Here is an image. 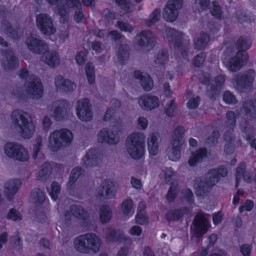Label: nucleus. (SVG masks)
<instances>
[{
  "label": "nucleus",
  "mask_w": 256,
  "mask_h": 256,
  "mask_svg": "<svg viewBox=\"0 0 256 256\" xmlns=\"http://www.w3.org/2000/svg\"><path fill=\"white\" fill-rule=\"evenodd\" d=\"M26 44L28 49L36 52H38L40 47L43 46V44L41 41L34 38L32 36L27 39Z\"/></svg>",
  "instance_id": "obj_22"
},
{
  "label": "nucleus",
  "mask_w": 256,
  "mask_h": 256,
  "mask_svg": "<svg viewBox=\"0 0 256 256\" xmlns=\"http://www.w3.org/2000/svg\"><path fill=\"white\" fill-rule=\"evenodd\" d=\"M142 206V208H144V203L140 204L139 206V208ZM136 222L139 224H146L148 222V217L146 214V212L144 210V208L142 210L140 209L138 212L136 218Z\"/></svg>",
  "instance_id": "obj_24"
},
{
  "label": "nucleus",
  "mask_w": 256,
  "mask_h": 256,
  "mask_svg": "<svg viewBox=\"0 0 256 256\" xmlns=\"http://www.w3.org/2000/svg\"><path fill=\"white\" fill-rule=\"evenodd\" d=\"M120 38V35L116 31H112L108 35V38L110 40H116Z\"/></svg>",
  "instance_id": "obj_59"
},
{
  "label": "nucleus",
  "mask_w": 256,
  "mask_h": 256,
  "mask_svg": "<svg viewBox=\"0 0 256 256\" xmlns=\"http://www.w3.org/2000/svg\"><path fill=\"white\" fill-rule=\"evenodd\" d=\"M136 40L138 44L142 46H152L154 42V38L150 32L144 31L136 36Z\"/></svg>",
  "instance_id": "obj_17"
},
{
  "label": "nucleus",
  "mask_w": 256,
  "mask_h": 256,
  "mask_svg": "<svg viewBox=\"0 0 256 256\" xmlns=\"http://www.w3.org/2000/svg\"><path fill=\"white\" fill-rule=\"evenodd\" d=\"M138 127L140 130H144L146 128L148 122L147 120L144 117H140L137 121Z\"/></svg>",
  "instance_id": "obj_45"
},
{
  "label": "nucleus",
  "mask_w": 256,
  "mask_h": 256,
  "mask_svg": "<svg viewBox=\"0 0 256 256\" xmlns=\"http://www.w3.org/2000/svg\"><path fill=\"white\" fill-rule=\"evenodd\" d=\"M224 100L227 104H232L236 102L234 96L229 92H226L224 94Z\"/></svg>",
  "instance_id": "obj_41"
},
{
  "label": "nucleus",
  "mask_w": 256,
  "mask_h": 256,
  "mask_svg": "<svg viewBox=\"0 0 256 256\" xmlns=\"http://www.w3.org/2000/svg\"><path fill=\"white\" fill-rule=\"evenodd\" d=\"M130 182L134 188L138 189L142 187V182L139 180L132 178Z\"/></svg>",
  "instance_id": "obj_58"
},
{
  "label": "nucleus",
  "mask_w": 256,
  "mask_h": 256,
  "mask_svg": "<svg viewBox=\"0 0 256 256\" xmlns=\"http://www.w3.org/2000/svg\"><path fill=\"white\" fill-rule=\"evenodd\" d=\"M112 218V212L108 206H103L100 210V218L102 223L108 222Z\"/></svg>",
  "instance_id": "obj_29"
},
{
  "label": "nucleus",
  "mask_w": 256,
  "mask_h": 256,
  "mask_svg": "<svg viewBox=\"0 0 256 256\" xmlns=\"http://www.w3.org/2000/svg\"><path fill=\"white\" fill-rule=\"evenodd\" d=\"M105 190V194L107 198H111L114 196L116 192V188L115 186L111 184L108 185L106 188H104ZM102 195H104V194H102Z\"/></svg>",
  "instance_id": "obj_37"
},
{
  "label": "nucleus",
  "mask_w": 256,
  "mask_h": 256,
  "mask_svg": "<svg viewBox=\"0 0 256 256\" xmlns=\"http://www.w3.org/2000/svg\"><path fill=\"white\" fill-rule=\"evenodd\" d=\"M71 9L76 10L74 16L76 22H80L84 16L81 10L82 4L79 0H66V4L62 8L56 10V12L62 16V22H64L68 20Z\"/></svg>",
  "instance_id": "obj_5"
},
{
  "label": "nucleus",
  "mask_w": 256,
  "mask_h": 256,
  "mask_svg": "<svg viewBox=\"0 0 256 256\" xmlns=\"http://www.w3.org/2000/svg\"><path fill=\"white\" fill-rule=\"evenodd\" d=\"M118 26L122 31L130 32L132 30V26L124 22H119Z\"/></svg>",
  "instance_id": "obj_47"
},
{
  "label": "nucleus",
  "mask_w": 256,
  "mask_h": 256,
  "mask_svg": "<svg viewBox=\"0 0 256 256\" xmlns=\"http://www.w3.org/2000/svg\"><path fill=\"white\" fill-rule=\"evenodd\" d=\"M76 110L78 117L82 120L88 121L92 117L91 106L88 99L84 98L78 100Z\"/></svg>",
  "instance_id": "obj_9"
},
{
  "label": "nucleus",
  "mask_w": 256,
  "mask_h": 256,
  "mask_svg": "<svg viewBox=\"0 0 256 256\" xmlns=\"http://www.w3.org/2000/svg\"><path fill=\"white\" fill-rule=\"evenodd\" d=\"M42 60L51 66H56L60 64V58L54 52H46L42 58Z\"/></svg>",
  "instance_id": "obj_19"
},
{
  "label": "nucleus",
  "mask_w": 256,
  "mask_h": 256,
  "mask_svg": "<svg viewBox=\"0 0 256 256\" xmlns=\"http://www.w3.org/2000/svg\"><path fill=\"white\" fill-rule=\"evenodd\" d=\"M210 12L214 16L219 18L221 15V10L218 4L214 2L210 6Z\"/></svg>",
  "instance_id": "obj_38"
},
{
  "label": "nucleus",
  "mask_w": 256,
  "mask_h": 256,
  "mask_svg": "<svg viewBox=\"0 0 256 256\" xmlns=\"http://www.w3.org/2000/svg\"><path fill=\"white\" fill-rule=\"evenodd\" d=\"M250 246L248 244H244L240 248V252L244 256H250Z\"/></svg>",
  "instance_id": "obj_50"
},
{
  "label": "nucleus",
  "mask_w": 256,
  "mask_h": 256,
  "mask_svg": "<svg viewBox=\"0 0 256 256\" xmlns=\"http://www.w3.org/2000/svg\"><path fill=\"white\" fill-rule=\"evenodd\" d=\"M254 206L253 202L250 200L246 201L244 204L240 208V212H243L244 211H250Z\"/></svg>",
  "instance_id": "obj_46"
},
{
  "label": "nucleus",
  "mask_w": 256,
  "mask_h": 256,
  "mask_svg": "<svg viewBox=\"0 0 256 256\" xmlns=\"http://www.w3.org/2000/svg\"><path fill=\"white\" fill-rule=\"evenodd\" d=\"M168 58V56L166 54L162 52L160 54L156 60V62L158 64H162L164 61H166Z\"/></svg>",
  "instance_id": "obj_56"
},
{
  "label": "nucleus",
  "mask_w": 256,
  "mask_h": 256,
  "mask_svg": "<svg viewBox=\"0 0 256 256\" xmlns=\"http://www.w3.org/2000/svg\"><path fill=\"white\" fill-rule=\"evenodd\" d=\"M251 46L250 40L241 38L238 40L237 44L238 52L236 56L230 61L226 58H224L223 62L224 65L230 70L234 71L241 67L248 58L246 50L248 49Z\"/></svg>",
  "instance_id": "obj_2"
},
{
  "label": "nucleus",
  "mask_w": 256,
  "mask_h": 256,
  "mask_svg": "<svg viewBox=\"0 0 256 256\" xmlns=\"http://www.w3.org/2000/svg\"><path fill=\"white\" fill-rule=\"evenodd\" d=\"M160 17V11L158 10H156L150 16L147 20L146 24L148 26H151L158 20Z\"/></svg>",
  "instance_id": "obj_34"
},
{
  "label": "nucleus",
  "mask_w": 256,
  "mask_h": 256,
  "mask_svg": "<svg viewBox=\"0 0 256 256\" xmlns=\"http://www.w3.org/2000/svg\"><path fill=\"white\" fill-rule=\"evenodd\" d=\"M116 1L125 12H130L132 10V6L130 3L129 0H116Z\"/></svg>",
  "instance_id": "obj_36"
},
{
  "label": "nucleus",
  "mask_w": 256,
  "mask_h": 256,
  "mask_svg": "<svg viewBox=\"0 0 256 256\" xmlns=\"http://www.w3.org/2000/svg\"><path fill=\"white\" fill-rule=\"evenodd\" d=\"M86 74L89 84H92L94 82L95 74L93 66L90 64L86 65Z\"/></svg>",
  "instance_id": "obj_32"
},
{
  "label": "nucleus",
  "mask_w": 256,
  "mask_h": 256,
  "mask_svg": "<svg viewBox=\"0 0 256 256\" xmlns=\"http://www.w3.org/2000/svg\"><path fill=\"white\" fill-rule=\"evenodd\" d=\"M56 87L66 92H70L74 90L75 85L72 82L66 80L62 77H58L56 80Z\"/></svg>",
  "instance_id": "obj_20"
},
{
  "label": "nucleus",
  "mask_w": 256,
  "mask_h": 256,
  "mask_svg": "<svg viewBox=\"0 0 256 256\" xmlns=\"http://www.w3.org/2000/svg\"><path fill=\"white\" fill-rule=\"evenodd\" d=\"M210 223L206 216L200 214H198L194 222V232L197 237H200L205 234L210 227Z\"/></svg>",
  "instance_id": "obj_13"
},
{
  "label": "nucleus",
  "mask_w": 256,
  "mask_h": 256,
  "mask_svg": "<svg viewBox=\"0 0 256 256\" xmlns=\"http://www.w3.org/2000/svg\"><path fill=\"white\" fill-rule=\"evenodd\" d=\"M194 187L196 194L200 195L202 194V191H204L205 186L203 184V182H201L200 184H195Z\"/></svg>",
  "instance_id": "obj_52"
},
{
  "label": "nucleus",
  "mask_w": 256,
  "mask_h": 256,
  "mask_svg": "<svg viewBox=\"0 0 256 256\" xmlns=\"http://www.w3.org/2000/svg\"><path fill=\"white\" fill-rule=\"evenodd\" d=\"M83 161L84 164L86 166H90L92 162L94 161V158L92 156H91V154L90 153L87 154L84 158Z\"/></svg>",
  "instance_id": "obj_55"
},
{
  "label": "nucleus",
  "mask_w": 256,
  "mask_h": 256,
  "mask_svg": "<svg viewBox=\"0 0 256 256\" xmlns=\"http://www.w3.org/2000/svg\"><path fill=\"white\" fill-rule=\"evenodd\" d=\"M19 182L18 180H12L7 182L4 186V192L9 195L13 194L16 192L18 188Z\"/></svg>",
  "instance_id": "obj_23"
},
{
  "label": "nucleus",
  "mask_w": 256,
  "mask_h": 256,
  "mask_svg": "<svg viewBox=\"0 0 256 256\" xmlns=\"http://www.w3.org/2000/svg\"><path fill=\"white\" fill-rule=\"evenodd\" d=\"M4 154L8 157L20 161L28 159V150L21 145L14 142H8L4 146Z\"/></svg>",
  "instance_id": "obj_7"
},
{
  "label": "nucleus",
  "mask_w": 256,
  "mask_h": 256,
  "mask_svg": "<svg viewBox=\"0 0 256 256\" xmlns=\"http://www.w3.org/2000/svg\"><path fill=\"white\" fill-rule=\"evenodd\" d=\"M42 124L44 128H48L51 125V122L50 119L48 117L45 116L43 120Z\"/></svg>",
  "instance_id": "obj_63"
},
{
  "label": "nucleus",
  "mask_w": 256,
  "mask_h": 256,
  "mask_svg": "<svg viewBox=\"0 0 256 256\" xmlns=\"http://www.w3.org/2000/svg\"><path fill=\"white\" fill-rule=\"evenodd\" d=\"M166 113L169 116H174L176 112V106L174 100L170 96L166 98V104L164 105Z\"/></svg>",
  "instance_id": "obj_26"
},
{
  "label": "nucleus",
  "mask_w": 256,
  "mask_h": 256,
  "mask_svg": "<svg viewBox=\"0 0 256 256\" xmlns=\"http://www.w3.org/2000/svg\"><path fill=\"white\" fill-rule=\"evenodd\" d=\"M100 244L99 238L92 234L79 236L74 241L75 248L81 252H88L90 250L96 252L99 250Z\"/></svg>",
  "instance_id": "obj_4"
},
{
  "label": "nucleus",
  "mask_w": 256,
  "mask_h": 256,
  "mask_svg": "<svg viewBox=\"0 0 256 256\" xmlns=\"http://www.w3.org/2000/svg\"><path fill=\"white\" fill-rule=\"evenodd\" d=\"M51 170L50 166L48 164H44L42 166V169L39 172V176L44 177L50 172Z\"/></svg>",
  "instance_id": "obj_40"
},
{
  "label": "nucleus",
  "mask_w": 256,
  "mask_h": 256,
  "mask_svg": "<svg viewBox=\"0 0 256 256\" xmlns=\"http://www.w3.org/2000/svg\"><path fill=\"white\" fill-rule=\"evenodd\" d=\"M164 178L166 182H169L174 176V172L171 168H166L164 170Z\"/></svg>",
  "instance_id": "obj_43"
},
{
  "label": "nucleus",
  "mask_w": 256,
  "mask_h": 256,
  "mask_svg": "<svg viewBox=\"0 0 256 256\" xmlns=\"http://www.w3.org/2000/svg\"><path fill=\"white\" fill-rule=\"evenodd\" d=\"M210 40V38L206 34H202L200 38L196 42V44L198 46H202L206 44Z\"/></svg>",
  "instance_id": "obj_39"
},
{
  "label": "nucleus",
  "mask_w": 256,
  "mask_h": 256,
  "mask_svg": "<svg viewBox=\"0 0 256 256\" xmlns=\"http://www.w3.org/2000/svg\"><path fill=\"white\" fill-rule=\"evenodd\" d=\"M85 54L84 52H80L76 56V60L79 65L82 64L85 60Z\"/></svg>",
  "instance_id": "obj_49"
},
{
  "label": "nucleus",
  "mask_w": 256,
  "mask_h": 256,
  "mask_svg": "<svg viewBox=\"0 0 256 256\" xmlns=\"http://www.w3.org/2000/svg\"><path fill=\"white\" fill-rule=\"evenodd\" d=\"M184 133L182 128L177 129L174 134L176 139L174 140L168 150V156L169 158L173 161H176L180 158V140Z\"/></svg>",
  "instance_id": "obj_10"
},
{
  "label": "nucleus",
  "mask_w": 256,
  "mask_h": 256,
  "mask_svg": "<svg viewBox=\"0 0 256 256\" xmlns=\"http://www.w3.org/2000/svg\"><path fill=\"white\" fill-rule=\"evenodd\" d=\"M160 136L156 133L150 134L148 138V148L150 154L153 156L158 154L159 150Z\"/></svg>",
  "instance_id": "obj_15"
},
{
  "label": "nucleus",
  "mask_w": 256,
  "mask_h": 256,
  "mask_svg": "<svg viewBox=\"0 0 256 256\" xmlns=\"http://www.w3.org/2000/svg\"><path fill=\"white\" fill-rule=\"evenodd\" d=\"M7 216L8 218L13 220H16L20 218V214L16 210L13 209L10 210Z\"/></svg>",
  "instance_id": "obj_42"
},
{
  "label": "nucleus",
  "mask_w": 256,
  "mask_h": 256,
  "mask_svg": "<svg viewBox=\"0 0 256 256\" xmlns=\"http://www.w3.org/2000/svg\"><path fill=\"white\" fill-rule=\"evenodd\" d=\"M142 232V230L139 226H134L130 230V234L134 236H140Z\"/></svg>",
  "instance_id": "obj_48"
},
{
  "label": "nucleus",
  "mask_w": 256,
  "mask_h": 256,
  "mask_svg": "<svg viewBox=\"0 0 256 256\" xmlns=\"http://www.w3.org/2000/svg\"><path fill=\"white\" fill-rule=\"evenodd\" d=\"M198 98L190 99L188 102V106L190 108H196L198 106Z\"/></svg>",
  "instance_id": "obj_51"
},
{
  "label": "nucleus",
  "mask_w": 256,
  "mask_h": 256,
  "mask_svg": "<svg viewBox=\"0 0 256 256\" xmlns=\"http://www.w3.org/2000/svg\"><path fill=\"white\" fill-rule=\"evenodd\" d=\"M204 58L202 56L198 55L194 59V64L200 66L204 62Z\"/></svg>",
  "instance_id": "obj_62"
},
{
  "label": "nucleus",
  "mask_w": 256,
  "mask_h": 256,
  "mask_svg": "<svg viewBox=\"0 0 256 256\" xmlns=\"http://www.w3.org/2000/svg\"><path fill=\"white\" fill-rule=\"evenodd\" d=\"M121 130L120 124L114 126L112 130H102L98 135L100 142H106L110 144H116L119 141L118 132Z\"/></svg>",
  "instance_id": "obj_8"
},
{
  "label": "nucleus",
  "mask_w": 256,
  "mask_h": 256,
  "mask_svg": "<svg viewBox=\"0 0 256 256\" xmlns=\"http://www.w3.org/2000/svg\"><path fill=\"white\" fill-rule=\"evenodd\" d=\"M138 104L144 110H152L160 106V100L155 96L146 94L140 97Z\"/></svg>",
  "instance_id": "obj_14"
},
{
  "label": "nucleus",
  "mask_w": 256,
  "mask_h": 256,
  "mask_svg": "<svg viewBox=\"0 0 256 256\" xmlns=\"http://www.w3.org/2000/svg\"><path fill=\"white\" fill-rule=\"evenodd\" d=\"M42 142V138H40L38 140L36 144H34V153H33V157L36 158L38 156V154L40 150V147Z\"/></svg>",
  "instance_id": "obj_53"
},
{
  "label": "nucleus",
  "mask_w": 256,
  "mask_h": 256,
  "mask_svg": "<svg viewBox=\"0 0 256 256\" xmlns=\"http://www.w3.org/2000/svg\"><path fill=\"white\" fill-rule=\"evenodd\" d=\"M176 194V190L173 187H171L168 193L167 199L169 201H172Z\"/></svg>",
  "instance_id": "obj_54"
},
{
  "label": "nucleus",
  "mask_w": 256,
  "mask_h": 256,
  "mask_svg": "<svg viewBox=\"0 0 256 256\" xmlns=\"http://www.w3.org/2000/svg\"><path fill=\"white\" fill-rule=\"evenodd\" d=\"M245 166V164H243L237 168L236 173V179L237 182H238V180H240L242 177H243L244 180L246 182H250L249 178H247V176L246 175H244V170Z\"/></svg>",
  "instance_id": "obj_35"
},
{
  "label": "nucleus",
  "mask_w": 256,
  "mask_h": 256,
  "mask_svg": "<svg viewBox=\"0 0 256 256\" xmlns=\"http://www.w3.org/2000/svg\"><path fill=\"white\" fill-rule=\"evenodd\" d=\"M211 173L212 177L210 180V184L212 185L218 181L220 177L224 176L227 174V170L224 168L220 166L212 170Z\"/></svg>",
  "instance_id": "obj_21"
},
{
  "label": "nucleus",
  "mask_w": 256,
  "mask_h": 256,
  "mask_svg": "<svg viewBox=\"0 0 256 256\" xmlns=\"http://www.w3.org/2000/svg\"><path fill=\"white\" fill-rule=\"evenodd\" d=\"M134 76L136 78L140 80L142 86L146 90H150L152 88L153 82L148 74L143 75L140 71H136L134 72Z\"/></svg>",
  "instance_id": "obj_18"
},
{
  "label": "nucleus",
  "mask_w": 256,
  "mask_h": 256,
  "mask_svg": "<svg viewBox=\"0 0 256 256\" xmlns=\"http://www.w3.org/2000/svg\"><path fill=\"white\" fill-rule=\"evenodd\" d=\"M47 190L52 198L54 200H56L60 190L59 184L56 182H53L50 187L48 188Z\"/></svg>",
  "instance_id": "obj_28"
},
{
  "label": "nucleus",
  "mask_w": 256,
  "mask_h": 256,
  "mask_svg": "<svg viewBox=\"0 0 256 256\" xmlns=\"http://www.w3.org/2000/svg\"><path fill=\"white\" fill-rule=\"evenodd\" d=\"M226 116L228 118L230 122L232 124L234 122V119L236 118V115L234 112H228Z\"/></svg>",
  "instance_id": "obj_64"
},
{
  "label": "nucleus",
  "mask_w": 256,
  "mask_h": 256,
  "mask_svg": "<svg viewBox=\"0 0 256 256\" xmlns=\"http://www.w3.org/2000/svg\"><path fill=\"white\" fill-rule=\"evenodd\" d=\"M49 114L57 120H60L64 117L63 110L61 107L56 106V104H55L52 109L50 110Z\"/></svg>",
  "instance_id": "obj_31"
},
{
  "label": "nucleus",
  "mask_w": 256,
  "mask_h": 256,
  "mask_svg": "<svg viewBox=\"0 0 256 256\" xmlns=\"http://www.w3.org/2000/svg\"><path fill=\"white\" fill-rule=\"evenodd\" d=\"M144 140L145 136L142 132H134L128 137L126 147L132 158L139 159L143 156Z\"/></svg>",
  "instance_id": "obj_3"
},
{
  "label": "nucleus",
  "mask_w": 256,
  "mask_h": 256,
  "mask_svg": "<svg viewBox=\"0 0 256 256\" xmlns=\"http://www.w3.org/2000/svg\"><path fill=\"white\" fill-rule=\"evenodd\" d=\"M72 139V134L68 130L64 129L60 131H55L49 138L48 146L52 150H56L61 145L70 142Z\"/></svg>",
  "instance_id": "obj_6"
},
{
  "label": "nucleus",
  "mask_w": 256,
  "mask_h": 256,
  "mask_svg": "<svg viewBox=\"0 0 256 256\" xmlns=\"http://www.w3.org/2000/svg\"><path fill=\"white\" fill-rule=\"evenodd\" d=\"M205 149H200L196 153H193L188 160V164L190 166H194L206 155Z\"/></svg>",
  "instance_id": "obj_25"
},
{
  "label": "nucleus",
  "mask_w": 256,
  "mask_h": 256,
  "mask_svg": "<svg viewBox=\"0 0 256 256\" xmlns=\"http://www.w3.org/2000/svg\"><path fill=\"white\" fill-rule=\"evenodd\" d=\"M72 210L74 216L78 218H84L87 216V213L84 211L82 207L79 206H73Z\"/></svg>",
  "instance_id": "obj_33"
},
{
  "label": "nucleus",
  "mask_w": 256,
  "mask_h": 256,
  "mask_svg": "<svg viewBox=\"0 0 256 256\" xmlns=\"http://www.w3.org/2000/svg\"><path fill=\"white\" fill-rule=\"evenodd\" d=\"M182 4V0H170L164 10V18L166 21H174L178 16V10Z\"/></svg>",
  "instance_id": "obj_12"
},
{
  "label": "nucleus",
  "mask_w": 256,
  "mask_h": 256,
  "mask_svg": "<svg viewBox=\"0 0 256 256\" xmlns=\"http://www.w3.org/2000/svg\"><path fill=\"white\" fill-rule=\"evenodd\" d=\"M114 114V110L113 109L109 108L107 110L104 115V121H108L110 119L113 114Z\"/></svg>",
  "instance_id": "obj_60"
},
{
  "label": "nucleus",
  "mask_w": 256,
  "mask_h": 256,
  "mask_svg": "<svg viewBox=\"0 0 256 256\" xmlns=\"http://www.w3.org/2000/svg\"><path fill=\"white\" fill-rule=\"evenodd\" d=\"M82 173V170L80 168H74L70 176V182H74Z\"/></svg>",
  "instance_id": "obj_44"
},
{
  "label": "nucleus",
  "mask_w": 256,
  "mask_h": 256,
  "mask_svg": "<svg viewBox=\"0 0 256 256\" xmlns=\"http://www.w3.org/2000/svg\"><path fill=\"white\" fill-rule=\"evenodd\" d=\"M32 81L30 82L28 92L32 94L34 98H38L42 96L43 94L42 86L40 80L32 76Z\"/></svg>",
  "instance_id": "obj_16"
},
{
  "label": "nucleus",
  "mask_w": 256,
  "mask_h": 256,
  "mask_svg": "<svg viewBox=\"0 0 256 256\" xmlns=\"http://www.w3.org/2000/svg\"><path fill=\"white\" fill-rule=\"evenodd\" d=\"M222 212H219L218 214H214L213 216V222L214 224H218L222 220Z\"/></svg>",
  "instance_id": "obj_57"
},
{
  "label": "nucleus",
  "mask_w": 256,
  "mask_h": 256,
  "mask_svg": "<svg viewBox=\"0 0 256 256\" xmlns=\"http://www.w3.org/2000/svg\"><path fill=\"white\" fill-rule=\"evenodd\" d=\"M121 212L124 215H128L133 212V202L126 200L122 202L120 206Z\"/></svg>",
  "instance_id": "obj_27"
},
{
  "label": "nucleus",
  "mask_w": 256,
  "mask_h": 256,
  "mask_svg": "<svg viewBox=\"0 0 256 256\" xmlns=\"http://www.w3.org/2000/svg\"><path fill=\"white\" fill-rule=\"evenodd\" d=\"M187 212L186 209L182 210V212L180 210H170L167 213L166 217L169 221L176 220L179 219L184 214L186 213Z\"/></svg>",
  "instance_id": "obj_30"
},
{
  "label": "nucleus",
  "mask_w": 256,
  "mask_h": 256,
  "mask_svg": "<svg viewBox=\"0 0 256 256\" xmlns=\"http://www.w3.org/2000/svg\"><path fill=\"white\" fill-rule=\"evenodd\" d=\"M12 119L19 130L18 132L24 138H30L35 132V125L30 116L26 112L16 110L12 114Z\"/></svg>",
  "instance_id": "obj_1"
},
{
  "label": "nucleus",
  "mask_w": 256,
  "mask_h": 256,
  "mask_svg": "<svg viewBox=\"0 0 256 256\" xmlns=\"http://www.w3.org/2000/svg\"><path fill=\"white\" fill-rule=\"evenodd\" d=\"M36 26L44 34L50 36L56 31L50 18L45 14H40L36 18Z\"/></svg>",
  "instance_id": "obj_11"
},
{
  "label": "nucleus",
  "mask_w": 256,
  "mask_h": 256,
  "mask_svg": "<svg viewBox=\"0 0 256 256\" xmlns=\"http://www.w3.org/2000/svg\"><path fill=\"white\" fill-rule=\"evenodd\" d=\"M8 234L6 232H3L0 235V248H1L4 244L6 242Z\"/></svg>",
  "instance_id": "obj_61"
}]
</instances>
